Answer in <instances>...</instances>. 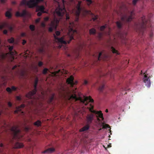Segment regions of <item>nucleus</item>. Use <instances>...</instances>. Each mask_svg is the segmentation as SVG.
Listing matches in <instances>:
<instances>
[{
	"mask_svg": "<svg viewBox=\"0 0 154 154\" xmlns=\"http://www.w3.org/2000/svg\"><path fill=\"white\" fill-rule=\"evenodd\" d=\"M69 32L68 33V37H69V40L67 41H64L63 37H62L60 38H58L57 36L60 35V32L59 31L56 32V35L54 34V37L55 39L57 40L58 42L61 44H66L67 43H69L73 39V35L74 33H77L76 30H74L72 27L74 26L73 23H69Z\"/></svg>",
	"mask_w": 154,
	"mask_h": 154,
	"instance_id": "1",
	"label": "nucleus"
},
{
	"mask_svg": "<svg viewBox=\"0 0 154 154\" xmlns=\"http://www.w3.org/2000/svg\"><path fill=\"white\" fill-rule=\"evenodd\" d=\"M133 14L134 13L132 11L125 13L124 14L122 13L121 20L117 21L116 23L118 28L120 29L124 24L130 22L132 19Z\"/></svg>",
	"mask_w": 154,
	"mask_h": 154,
	"instance_id": "2",
	"label": "nucleus"
},
{
	"mask_svg": "<svg viewBox=\"0 0 154 154\" xmlns=\"http://www.w3.org/2000/svg\"><path fill=\"white\" fill-rule=\"evenodd\" d=\"M70 98L76 101L79 100L85 105H87L89 102L93 103L94 102V100L91 98L90 96L86 97L83 96L82 97L80 96L78 97L75 93L72 94L70 96Z\"/></svg>",
	"mask_w": 154,
	"mask_h": 154,
	"instance_id": "3",
	"label": "nucleus"
},
{
	"mask_svg": "<svg viewBox=\"0 0 154 154\" xmlns=\"http://www.w3.org/2000/svg\"><path fill=\"white\" fill-rule=\"evenodd\" d=\"M142 22L139 29L137 30V32L139 33V35L140 36H143L146 27V24L148 20H146L145 17L143 16L141 18Z\"/></svg>",
	"mask_w": 154,
	"mask_h": 154,
	"instance_id": "4",
	"label": "nucleus"
},
{
	"mask_svg": "<svg viewBox=\"0 0 154 154\" xmlns=\"http://www.w3.org/2000/svg\"><path fill=\"white\" fill-rule=\"evenodd\" d=\"M43 1L44 0H30L27 2L26 0H22L20 3V5H26L29 8H33L36 6L38 3Z\"/></svg>",
	"mask_w": 154,
	"mask_h": 154,
	"instance_id": "5",
	"label": "nucleus"
},
{
	"mask_svg": "<svg viewBox=\"0 0 154 154\" xmlns=\"http://www.w3.org/2000/svg\"><path fill=\"white\" fill-rule=\"evenodd\" d=\"M13 134V140H21L22 136L20 135V131L17 126L12 127L11 129Z\"/></svg>",
	"mask_w": 154,
	"mask_h": 154,
	"instance_id": "6",
	"label": "nucleus"
},
{
	"mask_svg": "<svg viewBox=\"0 0 154 154\" xmlns=\"http://www.w3.org/2000/svg\"><path fill=\"white\" fill-rule=\"evenodd\" d=\"M91 107L89 108V110L90 111L94 114L95 115L97 118L98 121H100V119H99V118H101L102 120H104V118L103 116V114L102 113L101 111H96L95 110H94V106L92 105L91 104H90Z\"/></svg>",
	"mask_w": 154,
	"mask_h": 154,
	"instance_id": "7",
	"label": "nucleus"
},
{
	"mask_svg": "<svg viewBox=\"0 0 154 154\" xmlns=\"http://www.w3.org/2000/svg\"><path fill=\"white\" fill-rule=\"evenodd\" d=\"M38 78L36 77L35 80L34 85V89L31 91H30L28 94L26 95V97L28 98H31L37 92V86L38 85Z\"/></svg>",
	"mask_w": 154,
	"mask_h": 154,
	"instance_id": "8",
	"label": "nucleus"
},
{
	"mask_svg": "<svg viewBox=\"0 0 154 154\" xmlns=\"http://www.w3.org/2000/svg\"><path fill=\"white\" fill-rule=\"evenodd\" d=\"M55 11L57 15L60 17L63 16L66 13V9L63 6V8H60L59 6L56 9Z\"/></svg>",
	"mask_w": 154,
	"mask_h": 154,
	"instance_id": "9",
	"label": "nucleus"
},
{
	"mask_svg": "<svg viewBox=\"0 0 154 154\" xmlns=\"http://www.w3.org/2000/svg\"><path fill=\"white\" fill-rule=\"evenodd\" d=\"M45 7L43 5L36 6V11L38 12L37 14L38 16L40 17L42 13H47L46 11H45Z\"/></svg>",
	"mask_w": 154,
	"mask_h": 154,
	"instance_id": "10",
	"label": "nucleus"
},
{
	"mask_svg": "<svg viewBox=\"0 0 154 154\" xmlns=\"http://www.w3.org/2000/svg\"><path fill=\"white\" fill-rule=\"evenodd\" d=\"M81 2L79 1L76 6V8L77 10L75 13L76 21H78V20L81 11L82 10V8L81 7Z\"/></svg>",
	"mask_w": 154,
	"mask_h": 154,
	"instance_id": "11",
	"label": "nucleus"
},
{
	"mask_svg": "<svg viewBox=\"0 0 154 154\" xmlns=\"http://www.w3.org/2000/svg\"><path fill=\"white\" fill-rule=\"evenodd\" d=\"M146 72L145 73H144L145 75H144V77L143 78V82L144 83H145L146 86L148 87H149L151 85V82L150 80V76H149V77H148L146 75Z\"/></svg>",
	"mask_w": 154,
	"mask_h": 154,
	"instance_id": "12",
	"label": "nucleus"
},
{
	"mask_svg": "<svg viewBox=\"0 0 154 154\" xmlns=\"http://www.w3.org/2000/svg\"><path fill=\"white\" fill-rule=\"evenodd\" d=\"M94 114L92 113H91L87 115L86 117V121L87 124L89 125L91 124L94 119Z\"/></svg>",
	"mask_w": 154,
	"mask_h": 154,
	"instance_id": "13",
	"label": "nucleus"
},
{
	"mask_svg": "<svg viewBox=\"0 0 154 154\" xmlns=\"http://www.w3.org/2000/svg\"><path fill=\"white\" fill-rule=\"evenodd\" d=\"M74 77L72 75H71L67 79L66 82L68 84H70L71 86H72L77 83V81H76L75 82H74Z\"/></svg>",
	"mask_w": 154,
	"mask_h": 154,
	"instance_id": "14",
	"label": "nucleus"
},
{
	"mask_svg": "<svg viewBox=\"0 0 154 154\" xmlns=\"http://www.w3.org/2000/svg\"><path fill=\"white\" fill-rule=\"evenodd\" d=\"M28 12L26 10H23L21 13L19 11H17L15 14V16L17 17H24L27 15Z\"/></svg>",
	"mask_w": 154,
	"mask_h": 154,
	"instance_id": "15",
	"label": "nucleus"
},
{
	"mask_svg": "<svg viewBox=\"0 0 154 154\" xmlns=\"http://www.w3.org/2000/svg\"><path fill=\"white\" fill-rule=\"evenodd\" d=\"M83 10L85 12V14L91 15L92 17V20L93 21L96 20L97 19V16L94 15L90 11L86 10L85 9H83Z\"/></svg>",
	"mask_w": 154,
	"mask_h": 154,
	"instance_id": "16",
	"label": "nucleus"
},
{
	"mask_svg": "<svg viewBox=\"0 0 154 154\" xmlns=\"http://www.w3.org/2000/svg\"><path fill=\"white\" fill-rule=\"evenodd\" d=\"M50 26H51L48 29V31L49 32H52L54 29H57V25L54 22L51 21Z\"/></svg>",
	"mask_w": 154,
	"mask_h": 154,
	"instance_id": "17",
	"label": "nucleus"
},
{
	"mask_svg": "<svg viewBox=\"0 0 154 154\" xmlns=\"http://www.w3.org/2000/svg\"><path fill=\"white\" fill-rule=\"evenodd\" d=\"M25 106L24 104H22L20 106L16 107V110L14 111V113L15 114H17L18 112H20L22 113H23V112H22L21 108H24Z\"/></svg>",
	"mask_w": 154,
	"mask_h": 154,
	"instance_id": "18",
	"label": "nucleus"
},
{
	"mask_svg": "<svg viewBox=\"0 0 154 154\" xmlns=\"http://www.w3.org/2000/svg\"><path fill=\"white\" fill-rule=\"evenodd\" d=\"M55 149L52 148H48L42 152V153H51L53 152Z\"/></svg>",
	"mask_w": 154,
	"mask_h": 154,
	"instance_id": "19",
	"label": "nucleus"
},
{
	"mask_svg": "<svg viewBox=\"0 0 154 154\" xmlns=\"http://www.w3.org/2000/svg\"><path fill=\"white\" fill-rule=\"evenodd\" d=\"M23 144L22 143L16 142L14 145V148H20L23 147Z\"/></svg>",
	"mask_w": 154,
	"mask_h": 154,
	"instance_id": "20",
	"label": "nucleus"
},
{
	"mask_svg": "<svg viewBox=\"0 0 154 154\" xmlns=\"http://www.w3.org/2000/svg\"><path fill=\"white\" fill-rule=\"evenodd\" d=\"M12 11V9L11 8H10L9 9V11H7L5 13V16L8 17V18H11L12 17V14L11 13V12Z\"/></svg>",
	"mask_w": 154,
	"mask_h": 154,
	"instance_id": "21",
	"label": "nucleus"
},
{
	"mask_svg": "<svg viewBox=\"0 0 154 154\" xmlns=\"http://www.w3.org/2000/svg\"><path fill=\"white\" fill-rule=\"evenodd\" d=\"M89 128V125L87 124V125L84 126L83 128L80 129V132L88 130Z\"/></svg>",
	"mask_w": 154,
	"mask_h": 154,
	"instance_id": "22",
	"label": "nucleus"
},
{
	"mask_svg": "<svg viewBox=\"0 0 154 154\" xmlns=\"http://www.w3.org/2000/svg\"><path fill=\"white\" fill-rule=\"evenodd\" d=\"M8 49L10 51V54L11 55H13L16 53V52L15 51L14 52L12 51L13 49V46H8Z\"/></svg>",
	"mask_w": 154,
	"mask_h": 154,
	"instance_id": "23",
	"label": "nucleus"
},
{
	"mask_svg": "<svg viewBox=\"0 0 154 154\" xmlns=\"http://www.w3.org/2000/svg\"><path fill=\"white\" fill-rule=\"evenodd\" d=\"M54 94L53 93L51 94V96L49 98L48 100V102L49 103H52L54 99Z\"/></svg>",
	"mask_w": 154,
	"mask_h": 154,
	"instance_id": "24",
	"label": "nucleus"
},
{
	"mask_svg": "<svg viewBox=\"0 0 154 154\" xmlns=\"http://www.w3.org/2000/svg\"><path fill=\"white\" fill-rule=\"evenodd\" d=\"M41 121L38 120L34 123V125L37 127H39L41 126Z\"/></svg>",
	"mask_w": 154,
	"mask_h": 154,
	"instance_id": "25",
	"label": "nucleus"
},
{
	"mask_svg": "<svg viewBox=\"0 0 154 154\" xmlns=\"http://www.w3.org/2000/svg\"><path fill=\"white\" fill-rule=\"evenodd\" d=\"M96 32V29L94 28H92L89 30V33L90 35L95 34Z\"/></svg>",
	"mask_w": 154,
	"mask_h": 154,
	"instance_id": "26",
	"label": "nucleus"
},
{
	"mask_svg": "<svg viewBox=\"0 0 154 154\" xmlns=\"http://www.w3.org/2000/svg\"><path fill=\"white\" fill-rule=\"evenodd\" d=\"M111 50L113 53H115L117 55L119 54L118 51L117 50H116V49L113 47H111Z\"/></svg>",
	"mask_w": 154,
	"mask_h": 154,
	"instance_id": "27",
	"label": "nucleus"
},
{
	"mask_svg": "<svg viewBox=\"0 0 154 154\" xmlns=\"http://www.w3.org/2000/svg\"><path fill=\"white\" fill-rule=\"evenodd\" d=\"M105 87V85L104 83H103L100 87L99 88V90L101 92L104 89Z\"/></svg>",
	"mask_w": 154,
	"mask_h": 154,
	"instance_id": "28",
	"label": "nucleus"
},
{
	"mask_svg": "<svg viewBox=\"0 0 154 154\" xmlns=\"http://www.w3.org/2000/svg\"><path fill=\"white\" fill-rule=\"evenodd\" d=\"M29 29L32 31H33L35 30V26L33 25H31L29 26Z\"/></svg>",
	"mask_w": 154,
	"mask_h": 154,
	"instance_id": "29",
	"label": "nucleus"
},
{
	"mask_svg": "<svg viewBox=\"0 0 154 154\" xmlns=\"http://www.w3.org/2000/svg\"><path fill=\"white\" fill-rule=\"evenodd\" d=\"M8 41L10 43H13L14 42V39L12 37L8 39Z\"/></svg>",
	"mask_w": 154,
	"mask_h": 154,
	"instance_id": "30",
	"label": "nucleus"
},
{
	"mask_svg": "<svg viewBox=\"0 0 154 154\" xmlns=\"http://www.w3.org/2000/svg\"><path fill=\"white\" fill-rule=\"evenodd\" d=\"M8 29H9V30H10V31L11 32L13 31V29H14V27L13 26H11L8 25Z\"/></svg>",
	"mask_w": 154,
	"mask_h": 154,
	"instance_id": "31",
	"label": "nucleus"
},
{
	"mask_svg": "<svg viewBox=\"0 0 154 154\" xmlns=\"http://www.w3.org/2000/svg\"><path fill=\"white\" fill-rule=\"evenodd\" d=\"M48 70V69L46 68H45L43 70L42 72L44 74H46L47 73V72Z\"/></svg>",
	"mask_w": 154,
	"mask_h": 154,
	"instance_id": "32",
	"label": "nucleus"
},
{
	"mask_svg": "<svg viewBox=\"0 0 154 154\" xmlns=\"http://www.w3.org/2000/svg\"><path fill=\"white\" fill-rule=\"evenodd\" d=\"M139 0H133L132 2V3L133 5L135 6L137 2L139 1Z\"/></svg>",
	"mask_w": 154,
	"mask_h": 154,
	"instance_id": "33",
	"label": "nucleus"
},
{
	"mask_svg": "<svg viewBox=\"0 0 154 154\" xmlns=\"http://www.w3.org/2000/svg\"><path fill=\"white\" fill-rule=\"evenodd\" d=\"M7 55V54H3L1 55V57L2 58V59H4L6 58Z\"/></svg>",
	"mask_w": 154,
	"mask_h": 154,
	"instance_id": "34",
	"label": "nucleus"
},
{
	"mask_svg": "<svg viewBox=\"0 0 154 154\" xmlns=\"http://www.w3.org/2000/svg\"><path fill=\"white\" fill-rule=\"evenodd\" d=\"M6 90L7 92L9 93H11L12 92L11 89L9 87L7 88Z\"/></svg>",
	"mask_w": 154,
	"mask_h": 154,
	"instance_id": "35",
	"label": "nucleus"
},
{
	"mask_svg": "<svg viewBox=\"0 0 154 154\" xmlns=\"http://www.w3.org/2000/svg\"><path fill=\"white\" fill-rule=\"evenodd\" d=\"M106 26L105 25L102 26L100 27V30L101 31H103L106 28Z\"/></svg>",
	"mask_w": 154,
	"mask_h": 154,
	"instance_id": "36",
	"label": "nucleus"
},
{
	"mask_svg": "<svg viewBox=\"0 0 154 154\" xmlns=\"http://www.w3.org/2000/svg\"><path fill=\"white\" fill-rule=\"evenodd\" d=\"M30 129V128L29 127H26L24 128V130L26 132H28Z\"/></svg>",
	"mask_w": 154,
	"mask_h": 154,
	"instance_id": "37",
	"label": "nucleus"
},
{
	"mask_svg": "<svg viewBox=\"0 0 154 154\" xmlns=\"http://www.w3.org/2000/svg\"><path fill=\"white\" fill-rule=\"evenodd\" d=\"M102 53L101 52H100L99 53L98 57V60H100V57L102 55Z\"/></svg>",
	"mask_w": 154,
	"mask_h": 154,
	"instance_id": "38",
	"label": "nucleus"
},
{
	"mask_svg": "<svg viewBox=\"0 0 154 154\" xmlns=\"http://www.w3.org/2000/svg\"><path fill=\"white\" fill-rule=\"evenodd\" d=\"M43 64V63L41 61H40L38 63V66H42Z\"/></svg>",
	"mask_w": 154,
	"mask_h": 154,
	"instance_id": "39",
	"label": "nucleus"
},
{
	"mask_svg": "<svg viewBox=\"0 0 154 154\" xmlns=\"http://www.w3.org/2000/svg\"><path fill=\"white\" fill-rule=\"evenodd\" d=\"M20 75L22 76H24L25 75V72L23 71H22L20 72Z\"/></svg>",
	"mask_w": 154,
	"mask_h": 154,
	"instance_id": "40",
	"label": "nucleus"
},
{
	"mask_svg": "<svg viewBox=\"0 0 154 154\" xmlns=\"http://www.w3.org/2000/svg\"><path fill=\"white\" fill-rule=\"evenodd\" d=\"M104 128H110L109 126L107 124H106L104 126Z\"/></svg>",
	"mask_w": 154,
	"mask_h": 154,
	"instance_id": "41",
	"label": "nucleus"
},
{
	"mask_svg": "<svg viewBox=\"0 0 154 154\" xmlns=\"http://www.w3.org/2000/svg\"><path fill=\"white\" fill-rule=\"evenodd\" d=\"M11 89V90H12L13 91H16L17 88L15 87H14V86H13L12 87Z\"/></svg>",
	"mask_w": 154,
	"mask_h": 154,
	"instance_id": "42",
	"label": "nucleus"
},
{
	"mask_svg": "<svg viewBox=\"0 0 154 154\" xmlns=\"http://www.w3.org/2000/svg\"><path fill=\"white\" fill-rule=\"evenodd\" d=\"M16 99L18 100H21V97L19 96H17Z\"/></svg>",
	"mask_w": 154,
	"mask_h": 154,
	"instance_id": "43",
	"label": "nucleus"
},
{
	"mask_svg": "<svg viewBox=\"0 0 154 154\" xmlns=\"http://www.w3.org/2000/svg\"><path fill=\"white\" fill-rule=\"evenodd\" d=\"M49 19V18L48 17H46L44 18V20L45 21H48Z\"/></svg>",
	"mask_w": 154,
	"mask_h": 154,
	"instance_id": "44",
	"label": "nucleus"
},
{
	"mask_svg": "<svg viewBox=\"0 0 154 154\" xmlns=\"http://www.w3.org/2000/svg\"><path fill=\"white\" fill-rule=\"evenodd\" d=\"M88 84V81L86 80H85L84 82V85H86Z\"/></svg>",
	"mask_w": 154,
	"mask_h": 154,
	"instance_id": "45",
	"label": "nucleus"
},
{
	"mask_svg": "<svg viewBox=\"0 0 154 154\" xmlns=\"http://www.w3.org/2000/svg\"><path fill=\"white\" fill-rule=\"evenodd\" d=\"M42 26L43 27H45V24L44 23H42L41 24Z\"/></svg>",
	"mask_w": 154,
	"mask_h": 154,
	"instance_id": "46",
	"label": "nucleus"
},
{
	"mask_svg": "<svg viewBox=\"0 0 154 154\" xmlns=\"http://www.w3.org/2000/svg\"><path fill=\"white\" fill-rule=\"evenodd\" d=\"M26 34L24 32L22 33L21 34V35L22 37H24L26 36Z\"/></svg>",
	"mask_w": 154,
	"mask_h": 154,
	"instance_id": "47",
	"label": "nucleus"
},
{
	"mask_svg": "<svg viewBox=\"0 0 154 154\" xmlns=\"http://www.w3.org/2000/svg\"><path fill=\"white\" fill-rule=\"evenodd\" d=\"M8 105L10 107H11L12 106V103L10 102H8Z\"/></svg>",
	"mask_w": 154,
	"mask_h": 154,
	"instance_id": "48",
	"label": "nucleus"
},
{
	"mask_svg": "<svg viewBox=\"0 0 154 154\" xmlns=\"http://www.w3.org/2000/svg\"><path fill=\"white\" fill-rule=\"evenodd\" d=\"M8 32V31L6 30H4L3 31V33L5 34H7Z\"/></svg>",
	"mask_w": 154,
	"mask_h": 154,
	"instance_id": "49",
	"label": "nucleus"
},
{
	"mask_svg": "<svg viewBox=\"0 0 154 154\" xmlns=\"http://www.w3.org/2000/svg\"><path fill=\"white\" fill-rule=\"evenodd\" d=\"M40 18L37 19L35 20V22L36 23H38L40 21Z\"/></svg>",
	"mask_w": 154,
	"mask_h": 154,
	"instance_id": "50",
	"label": "nucleus"
},
{
	"mask_svg": "<svg viewBox=\"0 0 154 154\" xmlns=\"http://www.w3.org/2000/svg\"><path fill=\"white\" fill-rule=\"evenodd\" d=\"M0 1L2 3H5L6 2V0H0Z\"/></svg>",
	"mask_w": 154,
	"mask_h": 154,
	"instance_id": "51",
	"label": "nucleus"
},
{
	"mask_svg": "<svg viewBox=\"0 0 154 154\" xmlns=\"http://www.w3.org/2000/svg\"><path fill=\"white\" fill-rule=\"evenodd\" d=\"M26 41L24 40H23V41L22 44L23 45H24L26 43Z\"/></svg>",
	"mask_w": 154,
	"mask_h": 154,
	"instance_id": "52",
	"label": "nucleus"
},
{
	"mask_svg": "<svg viewBox=\"0 0 154 154\" xmlns=\"http://www.w3.org/2000/svg\"><path fill=\"white\" fill-rule=\"evenodd\" d=\"M17 65H15L12 68V70H14V69H15L17 67Z\"/></svg>",
	"mask_w": 154,
	"mask_h": 154,
	"instance_id": "53",
	"label": "nucleus"
},
{
	"mask_svg": "<svg viewBox=\"0 0 154 154\" xmlns=\"http://www.w3.org/2000/svg\"><path fill=\"white\" fill-rule=\"evenodd\" d=\"M66 20H68L69 19V17L68 15H67V14H66Z\"/></svg>",
	"mask_w": 154,
	"mask_h": 154,
	"instance_id": "54",
	"label": "nucleus"
},
{
	"mask_svg": "<svg viewBox=\"0 0 154 154\" xmlns=\"http://www.w3.org/2000/svg\"><path fill=\"white\" fill-rule=\"evenodd\" d=\"M4 25H1V28L0 29H2L4 27Z\"/></svg>",
	"mask_w": 154,
	"mask_h": 154,
	"instance_id": "55",
	"label": "nucleus"
},
{
	"mask_svg": "<svg viewBox=\"0 0 154 154\" xmlns=\"http://www.w3.org/2000/svg\"><path fill=\"white\" fill-rule=\"evenodd\" d=\"M12 4L13 5H15L16 4V2L15 1H12Z\"/></svg>",
	"mask_w": 154,
	"mask_h": 154,
	"instance_id": "56",
	"label": "nucleus"
},
{
	"mask_svg": "<svg viewBox=\"0 0 154 154\" xmlns=\"http://www.w3.org/2000/svg\"><path fill=\"white\" fill-rule=\"evenodd\" d=\"M0 146L1 147H2L3 146V145L2 143H1L0 144Z\"/></svg>",
	"mask_w": 154,
	"mask_h": 154,
	"instance_id": "57",
	"label": "nucleus"
},
{
	"mask_svg": "<svg viewBox=\"0 0 154 154\" xmlns=\"http://www.w3.org/2000/svg\"><path fill=\"white\" fill-rule=\"evenodd\" d=\"M62 3H63V4H64V3L65 2V1H64V0H62Z\"/></svg>",
	"mask_w": 154,
	"mask_h": 154,
	"instance_id": "58",
	"label": "nucleus"
},
{
	"mask_svg": "<svg viewBox=\"0 0 154 154\" xmlns=\"http://www.w3.org/2000/svg\"><path fill=\"white\" fill-rule=\"evenodd\" d=\"M153 35L152 34H151L150 35V37L152 38L153 36Z\"/></svg>",
	"mask_w": 154,
	"mask_h": 154,
	"instance_id": "59",
	"label": "nucleus"
},
{
	"mask_svg": "<svg viewBox=\"0 0 154 154\" xmlns=\"http://www.w3.org/2000/svg\"><path fill=\"white\" fill-rule=\"evenodd\" d=\"M106 112H108V110L107 109H106Z\"/></svg>",
	"mask_w": 154,
	"mask_h": 154,
	"instance_id": "60",
	"label": "nucleus"
},
{
	"mask_svg": "<svg viewBox=\"0 0 154 154\" xmlns=\"http://www.w3.org/2000/svg\"><path fill=\"white\" fill-rule=\"evenodd\" d=\"M122 39H123V38H122ZM124 40H126V38H124Z\"/></svg>",
	"mask_w": 154,
	"mask_h": 154,
	"instance_id": "61",
	"label": "nucleus"
},
{
	"mask_svg": "<svg viewBox=\"0 0 154 154\" xmlns=\"http://www.w3.org/2000/svg\"><path fill=\"white\" fill-rule=\"evenodd\" d=\"M68 57H70V55L69 54H68Z\"/></svg>",
	"mask_w": 154,
	"mask_h": 154,
	"instance_id": "62",
	"label": "nucleus"
},
{
	"mask_svg": "<svg viewBox=\"0 0 154 154\" xmlns=\"http://www.w3.org/2000/svg\"><path fill=\"white\" fill-rule=\"evenodd\" d=\"M74 146H76L75 145V144H74Z\"/></svg>",
	"mask_w": 154,
	"mask_h": 154,
	"instance_id": "63",
	"label": "nucleus"
},
{
	"mask_svg": "<svg viewBox=\"0 0 154 154\" xmlns=\"http://www.w3.org/2000/svg\"><path fill=\"white\" fill-rule=\"evenodd\" d=\"M1 28V25H0V28Z\"/></svg>",
	"mask_w": 154,
	"mask_h": 154,
	"instance_id": "64",
	"label": "nucleus"
}]
</instances>
